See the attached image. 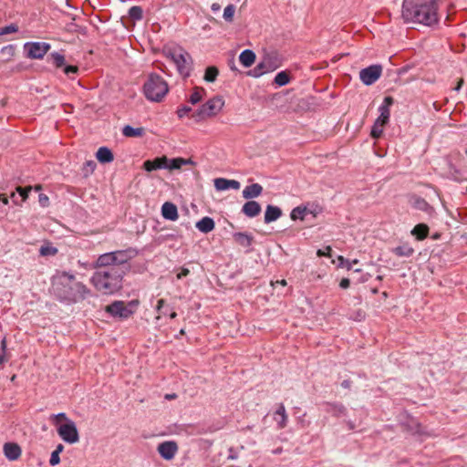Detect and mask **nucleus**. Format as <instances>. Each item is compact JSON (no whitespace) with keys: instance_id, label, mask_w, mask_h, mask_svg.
I'll return each instance as SVG.
<instances>
[{"instance_id":"f257e3e1","label":"nucleus","mask_w":467,"mask_h":467,"mask_svg":"<svg viewBox=\"0 0 467 467\" xmlns=\"http://www.w3.org/2000/svg\"><path fill=\"white\" fill-rule=\"evenodd\" d=\"M51 291L60 301L66 304H75L91 295V290L83 283L77 282L73 274L57 272L51 279Z\"/></svg>"},{"instance_id":"f03ea898","label":"nucleus","mask_w":467,"mask_h":467,"mask_svg":"<svg viewBox=\"0 0 467 467\" xmlns=\"http://www.w3.org/2000/svg\"><path fill=\"white\" fill-rule=\"evenodd\" d=\"M440 0H403L401 16L406 23L431 26L439 22Z\"/></svg>"},{"instance_id":"7ed1b4c3","label":"nucleus","mask_w":467,"mask_h":467,"mask_svg":"<svg viewBox=\"0 0 467 467\" xmlns=\"http://www.w3.org/2000/svg\"><path fill=\"white\" fill-rule=\"evenodd\" d=\"M124 271L120 267H109L97 270L90 278L94 287L104 295H111L122 286Z\"/></svg>"},{"instance_id":"20e7f679","label":"nucleus","mask_w":467,"mask_h":467,"mask_svg":"<svg viewBox=\"0 0 467 467\" xmlns=\"http://www.w3.org/2000/svg\"><path fill=\"white\" fill-rule=\"evenodd\" d=\"M168 91L167 82L157 74H150L143 85L144 95L150 101H161Z\"/></svg>"},{"instance_id":"39448f33","label":"nucleus","mask_w":467,"mask_h":467,"mask_svg":"<svg viewBox=\"0 0 467 467\" xmlns=\"http://www.w3.org/2000/svg\"><path fill=\"white\" fill-rule=\"evenodd\" d=\"M282 66V59L276 52H270L264 56L262 60L248 72L253 78H260L264 74L270 73Z\"/></svg>"},{"instance_id":"423d86ee","label":"nucleus","mask_w":467,"mask_h":467,"mask_svg":"<svg viewBox=\"0 0 467 467\" xmlns=\"http://www.w3.org/2000/svg\"><path fill=\"white\" fill-rule=\"evenodd\" d=\"M139 306L140 301L138 299H133L127 303L123 301H114L106 306V312L113 317L128 319L137 311Z\"/></svg>"},{"instance_id":"0eeeda50","label":"nucleus","mask_w":467,"mask_h":467,"mask_svg":"<svg viewBox=\"0 0 467 467\" xmlns=\"http://www.w3.org/2000/svg\"><path fill=\"white\" fill-rule=\"evenodd\" d=\"M224 106V100L220 96H215L209 100H207L204 104L198 109L192 117L196 121L204 120L209 118L215 117Z\"/></svg>"},{"instance_id":"6e6552de","label":"nucleus","mask_w":467,"mask_h":467,"mask_svg":"<svg viewBox=\"0 0 467 467\" xmlns=\"http://www.w3.org/2000/svg\"><path fill=\"white\" fill-rule=\"evenodd\" d=\"M167 57L176 65L179 73L184 78L189 77L191 71V57L182 48L169 50Z\"/></svg>"},{"instance_id":"1a4fd4ad","label":"nucleus","mask_w":467,"mask_h":467,"mask_svg":"<svg viewBox=\"0 0 467 467\" xmlns=\"http://www.w3.org/2000/svg\"><path fill=\"white\" fill-rule=\"evenodd\" d=\"M57 434L67 443L74 444L79 441V434L76 423L72 420L60 424L57 428Z\"/></svg>"},{"instance_id":"9d476101","label":"nucleus","mask_w":467,"mask_h":467,"mask_svg":"<svg viewBox=\"0 0 467 467\" xmlns=\"http://www.w3.org/2000/svg\"><path fill=\"white\" fill-rule=\"evenodd\" d=\"M26 57L32 59H41L50 49V45L46 42H27L24 45Z\"/></svg>"},{"instance_id":"9b49d317","label":"nucleus","mask_w":467,"mask_h":467,"mask_svg":"<svg viewBox=\"0 0 467 467\" xmlns=\"http://www.w3.org/2000/svg\"><path fill=\"white\" fill-rule=\"evenodd\" d=\"M382 74V67L380 65H371L359 71V78L361 82L367 86L374 84Z\"/></svg>"},{"instance_id":"f8f14e48","label":"nucleus","mask_w":467,"mask_h":467,"mask_svg":"<svg viewBox=\"0 0 467 467\" xmlns=\"http://www.w3.org/2000/svg\"><path fill=\"white\" fill-rule=\"evenodd\" d=\"M31 187H17V192H11L9 197H7L5 193H2V204H7L9 201H11L16 205H21L27 199L28 192L31 191Z\"/></svg>"},{"instance_id":"ddd939ff","label":"nucleus","mask_w":467,"mask_h":467,"mask_svg":"<svg viewBox=\"0 0 467 467\" xmlns=\"http://www.w3.org/2000/svg\"><path fill=\"white\" fill-rule=\"evenodd\" d=\"M157 451L163 459L170 461L177 453L178 445L173 441H163L158 445Z\"/></svg>"},{"instance_id":"4468645a","label":"nucleus","mask_w":467,"mask_h":467,"mask_svg":"<svg viewBox=\"0 0 467 467\" xmlns=\"http://www.w3.org/2000/svg\"><path fill=\"white\" fill-rule=\"evenodd\" d=\"M394 99L390 96L384 98L382 104L379 107V116L375 120L382 125H386L389 122L390 116V107L393 104Z\"/></svg>"},{"instance_id":"2eb2a0df","label":"nucleus","mask_w":467,"mask_h":467,"mask_svg":"<svg viewBox=\"0 0 467 467\" xmlns=\"http://www.w3.org/2000/svg\"><path fill=\"white\" fill-rule=\"evenodd\" d=\"M5 458L11 462L17 461L22 455V449L16 442H5L3 445Z\"/></svg>"},{"instance_id":"dca6fc26","label":"nucleus","mask_w":467,"mask_h":467,"mask_svg":"<svg viewBox=\"0 0 467 467\" xmlns=\"http://www.w3.org/2000/svg\"><path fill=\"white\" fill-rule=\"evenodd\" d=\"M273 419L275 421L276 428L278 430L285 429L287 426L288 415L283 403L278 404L273 414Z\"/></svg>"},{"instance_id":"f3484780","label":"nucleus","mask_w":467,"mask_h":467,"mask_svg":"<svg viewBox=\"0 0 467 467\" xmlns=\"http://www.w3.org/2000/svg\"><path fill=\"white\" fill-rule=\"evenodd\" d=\"M214 188L219 191H226L229 189L239 190L241 184L238 181L229 180L225 178H216L213 181Z\"/></svg>"},{"instance_id":"a211bd4d","label":"nucleus","mask_w":467,"mask_h":467,"mask_svg":"<svg viewBox=\"0 0 467 467\" xmlns=\"http://www.w3.org/2000/svg\"><path fill=\"white\" fill-rule=\"evenodd\" d=\"M115 264L118 267L126 264L131 258L136 255V252L133 249L118 250L112 252Z\"/></svg>"},{"instance_id":"6ab92c4d","label":"nucleus","mask_w":467,"mask_h":467,"mask_svg":"<svg viewBox=\"0 0 467 467\" xmlns=\"http://www.w3.org/2000/svg\"><path fill=\"white\" fill-rule=\"evenodd\" d=\"M169 159L166 156L155 158L154 160H148L144 161L143 168L147 171H152L158 169H166Z\"/></svg>"},{"instance_id":"aec40b11","label":"nucleus","mask_w":467,"mask_h":467,"mask_svg":"<svg viewBox=\"0 0 467 467\" xmlns=\"http://www.w3.org/2000/svg\"><path fill=\"white\" fill-rule=\"evenodd\" d=\"M93 268H109V267H118L115 264L113 254L110 253H105L103 254H100L99 258L97 259L96 263L92 266Z\"/></svg>"},{"instance_id":"412c9836","label":"nucleus","mask_w":467,"mask_h":467,"mask_svg":"<svg viewBox=\"0 0 467 467\" xmlns=\"http://www.w3.org/2000/svg\"><path fill=\"white\" fill-rule=\"evenodd\" d=\"M161 215L170 221H176L179 217L177 206L170 202H166L161 206Z\"/></svg>"},{"instance_id":"4be33fe9","label":"nucleus","mask_w":467,"mask_h":467,"mask_svg":"<svg viewBox=\"0 0 467 467\" xmlns=\"http://www.w3.org/2000/svg\"><path fill=\"white\" fill-rule=\"evenodd\" d=\"M261 205L255 201H248L242 207V213L247 217L253 218L261 213Z\"/></svg>"},{"instance_id":"5701e85b","label":"nucleus","mask_w":467,"mask_h":467,"mask_svg":"<svg viewBox=\"0 0 467 467\" xmlns=\"http://www.w3.org/2000/svg\"><path fill=\"white\" fill-rule=\"evenodd\" d=\"M263 192V187L259 183H253L250 185H247L243 190V197L247 200H251L254 198L258 197Z\"/></svg>"},{"instance_id":"b1692460","label":"nucleus","mask_w":467,"mask_h":467,"mask_svg":"<svg viewBox=\"0 0 467 467\" xmlns=\"http://www.w3.org/2000/svg\"><path fill=\"white\" fill-rule=\"evenodd\" d=\"M282 215V211L279 207L274 205H267L265 213V223H270L276 221Z\"/></svg>"},{"instance_id":"393cba45","label":"nucleus","mask_w":467,"mask_h":467,"mask_svg":"<svg viewBox=\"0 0 467 467\" xmlns=\"http://www.w3.org/2000/svg\"><path fill=\"white\" fill-rule=\"evenodd\" d=\"M326 411L329 414H331L334 417H341L346 415L347 409L345 406L341 403H331L327 402L326 403Z\"/></svg>"},{"instance_id":"a878e982","label":"nucleus","mask_w":467,"mask_h":467,"mask_svg":"<svg viewBox=\"0 0 467 467\" xmlns=\"http://www.w3.org/2000/svg\"><path fill=\"white\" fill-rule=\"evenodd\" d=\"M195 226L200 232L208 234L214 229L215 223L213 218L205 216L198 221Z\"/></svg>"},{"instance_id":"bb28decb","label":"nucleus","mask_w":467,"mask_h":467,"mask_svg":"<svg viewBox=\"0 0 467 467\" xmlns=\"http://www.w3.org/2000/svg\"><path fill=\"white\" fill-rule=\"evenodd\" d=\"M234 241L243 247H249L252 245L254 237L247 233H234L233 235Z\"/></svg>"},{"instance_id":"cd10ccee","label":"nucleus","mask_w":467,"mask_h":467,"mask_svg":"<svg viewBox=\"0 0 467 467\" xmlns=\"http://www.w3.org/2000/svg\"><path fill=\"white\" fill-rule=\"evenodd\" d=\"M255 58V53L250 49L244 50L239 56V61L244 67H251L254 63Z\"/></svg>"},{"instance_id":"c85d7f7f","label":"nucleus","mask_w":467,"mask_h":467,"mask_svg":"<svg viewBox=\"0 0 467 467\" xmlns=\"http://www.w3.org/2000/svg\"><path fill=\"white\" fill-rule=\"evenodd\" d=\"M96 157L100 163H109L114 160L113 153L108 147L99 148Z\"/></svg>"},{"instance_id":"c756f323","label":"nucleus","mask_w":467,"mask_h":467,"mask_svg":"<svg viewBox=\"0 0 467 467\" xmlns=\"http://www.w3.org/2000/svg\"><path fill=\"white\" fill-rule=\"evenodd\" d=\"M392 253L399 257H410L414 254V248L409 244H402L394 247Z\"/></svg>"},{"instance_id":"7c9ffc66","label":"nucleus","mask_w":467,"mask_h":467,"mask_svg":"<svg viewBox=\"0 0 467 467\" xmlns=\"http://www.w3.org/2000/svg\"><path fill=\"white\" fill-rule=\"evenodd\" d=\"M187 164H194V162L192 161V159L174 158V159L169 160L166 169L178 170V169H181L183 165H187Z\"/></svg>"},{"instance_id":"2f4dec72","label":"nucleus","mask_w":467,"mask_h":467,"mask_svg":"<svg viewBox=\"0 0 467 467\" xmlns=\"http://www.w3.org/2000/svg\"><path fill=\"white\" fill-rule=\"evenodd\" d=\"M205 94H206V90L203 88L195 87L192 89V92L191 93V95L188 99V101L191 104L195 105L202 99V98Z\"/></svg>"},{"instance_id":"473e14b6","label":"nucleus","mask_w":467,"mask_h":467,"mask_svg":"<svg viewBox=\"0 0 467 467\" xmlns=\"http://www.w3.org/2000/svg\"><path fill=\"white\" fill-rule=\"evenodd\" d=\"M122 134L125 137H128V138L141 137L144 134V129L141 128V127H140V128H133V127H131L130 125H126L122 129Z\"/></svg>"},{"instance_id":"72a5a7b5","label":"nucleus","mask_w":467,"mask_h":467,"mask_svg":"<svg viewBox=\"0 0 467 467\" xmlns=\"http://www.w3.org/2000/svg\"><path fill=\"white\" fill-rule=\"evenodd\" d=\"M429 227L424 223L417 224L411 231V234L418 240H423L428 236Z\"/></svg>"},{"instance_id":"f704fd0d","label":"nucleus","mask_w":467,"mask_h":467,"mask_svg":"<svg viewBox=\"0 0 467 467\" xmlns=\"http://www.w3.org/2000/svg\"><path fill=\"white\" fill-rule=\"evenodd\" d=\"M48 60L51 61V63L57 67H62L65 66V56L58 53V52H53L49 54Z\"/></svg>"},{"instance_id":"c9c22d12","label":"nucleus","mask_w":467,"mask_h":467,"mask_svg":"<svg viewBox=\"0 0 467 467\" xmlns=\"http://www.w3.org/2000/svg\"><path fill=\"white\" fill-rule=\"evenodd\" d=\"M290 82V77L285 71L277 73L275 77L274 83L278 87H283Z\"/></svg>"},{"instance_id":"e433bc0d","label":"nucleus","mask_w":467,"mask_h":467,"mask_svg":"<svg viewBox=\"0 0 467 467\" xmlns=\"http://www.w3.org/2000/svg\"><path fill=\"white\" fill-rule=\"evenodd\" d=\"M16 54V46L15 45H7L2 47V61L10 60Z\"/></svg>"},{"instance_id":"4c0bfd02","label":"nucleus","mask_w":467,"mask_h":467,"mask_svg":"<svg viewBox=\"0 0 467 467\" xmlns=\"http://www.w3.org/2000/svg\"><path fill=\"white\" fill-rule=\"evenodd\" d=\"M219 74V70L216 67H208L204 73V80L207 82H213L215 81L217 76Z\"/></svg>"},{"instance_id":"58836bf2","label":"nucleus","mask_w":467,"mask_h":467,"mask_svg":"<svg viewBox=\"0 0 467 467\" xmlns=\"http://www.w3.org/2000/svg\"><path fill=\"white\" fill-rule=\"evenodd\" d=\"M306 213V208L297 206L292 210V212L290 213V217L294 221H296L297 219L304 220Z\"/></svg>"},{"instance_id":"ea45409f","label":"nucleus","mask_w":467,"mask_h":467,"mask_svg":"<svg viewBox=\"0 0 467 467\" xmlns=\"http://www.w3.org/2000/svg\"><path fill=\"white\" fill-rule=\"evenodd\" d=\"M129 16L133 20H140L142 19L143 10L139 5H133L129 10Z\"/></svg>"},{"instance_id":"a19ab883","label":"nucleus","mask_w":467,"mask_h":467,"mask_svg":"<svg viewBox=\"0 0 467 467\" xmlns=\"http://www.w3.org/2000/svg\"><path fill=\"white\" fill-rule=\"evenodd\" d=\"M67 420H69V419L67 417L66 413H64V412H61L58 414H53L50 417V420H51L52 424L55 425L57 428H58V426L60 424H63L62 421L67 422Z\"/></svg>"},{"instance_id":"79ce46f5","label":"nucleus","mask_w":467,"mask_h":467,"mask_svg":"<svg viewBox=\"0 0 467 467\" xmlns=\"http://www.w3.org/2000/svg\"><path fill=\"white\" fill-rule=\"evenodd\" d=\"M39 254L42 256L56 255L57 254V249L49 244L42 245L39 249Z\"/></svg>"},{"instance_id":"37998d69","label":"nucleus","mask_w":467,"mask_h":467,"mask_svg":"<svg viewBox=\"0 0 467 467\" xmlns=\"http://www.w3.org/2000/svg\"><path fill=\"white\" fill-rule=\"evenodd\" d=\"M383 129L384 125L375 121L370 132L371 137L374 139H379L383 133Z\"/></svg>"},{"instance_id":"c03bdc74","label":"nucleus","mask_w":467,"mask_h":467,"mask_svg":"<svg viewBox=\"0 0 467 467\" xmlns=\"http://www.w3.org/2000/svg\"><path fill=\"white\" fill-rule=\"evenodd\" d=\"M235 12L234 5H228L223 10V18L225 21L232 22Z\"/></svg>"},{"instance_id":"a18cd8bd","label":"nucleus","mask_w":467,"mask_h":467,"mask_svg":"<svg viewBox=\"0 0 467 467\" xmlns=\"http://www.w3.org/2000/svg\"><path fill=\"white\" fill-rule=\"evenodd\" d=\"M18 31V26L16 24H11L9 26L2 27V36L8 35L11 33H16Z\"/></svg>"},{"instance_id":"49530a36","label":"nucleus","mask_w":467,"mask_h":467,"mask_svg":"<svg viewBox=\"0 0 467 467\" xmlns=\"http://www.w3.org/2000/svg\"><path fill=\"white\" fill-rule=\"evenodd\" d=\"M337 260L339 262V267H345L348 270L352 268V263L349 260L345 259L342 255H338Z\"/></svg>"},{"instance_id":"de8ad7c7","label":"nucleus","mask_w":467,"mask_h":467,"mask_svg":"<svg viewBox=\"0 0 467 467\" xmlns=\"http://www.w3.org/2000/svg\"><path fill=\"white\" fill-rule=\"evenodd\" d=\"M165 300L164 299H159L157 303L156 309L160 313V315L156 317L157 319H160L161 315L166 316L168 314V311H162V308L164 307Z\"/></svg>"},{"instance_id":"09e8293b","label":"nucleus","mask_w":467,"mask_h":467,"mask_svg":"<svg viewBox=\"0 0 467 467\" xmlns=\"http://www.w3.org/2000/svg\"><path fill=\"white\" fill-rule=\"evenodd\" d=\"M64 73L70 77L71 75H75L78 72V67L77 66H64Z\"/></svg>"},{"instance_id":"8fccbe9b","label":"nucleus","mask_w":467,"mask_h":467,"mask_svg":"<svg viewBox=\"0 0 467 467\" xmlns=\"http://www.w3.org/2000/svg\"><path fill=\"white\" fill-rule=\"evenodd\" d=\"M331 251H332L331 247L327 246L324 249H318L317 252V254L319 257H322V256L331 257Z\"/></svg>"},{"instance_id":"3c124183","label":"nucleus","mask_w":467,"mask_h":467,"mask_svg":"<svg viewBox=\"0 0 467 467\" xmlns=\"http://www.w3.org/2000/svg\"><path fill=\"white\" fill-rule=\"evenodd\" d=\"M191 110H192V109L190 107L182 106V108L178 109V110H177L178 117L180 119H182L184 116H186Z\"/></svg>"},{"instance_id":"603ef678","label":"nucleus","mask_w":467,"mask_h":467,"mask_svg":"<svg viewBox=\"0 0 467 467\" xmlns=\"http://www.w3.org/2000/svg\"><path fill=\"white\" fill-rule=\"evenodd\" d=\"M60 462L59 454L53 451L50 456L49 463L51 466L57 465Z\"/></svg>"},{"instance_id":"864d4df0","label":"nucleus","mask_w":467,"mask_h":467,"mask_svg":"<svg viewBox=\"0 0 467 467\" xmlns=\"http://www.w3.org/2000/svg\"><path fill=\"white\" fill-rule=\"evenodd\" d=\"M38 202L41 206L47 207L49 203V198L46 194L41 193L38 196Z\"/></svg>"},{"instance_id":"5fc2aeb1","label":"nucleus","mask_w":467,"mask_h":467,"mask_svg":"<svg viewBox=\"0 0 467 467\" xmlns=\"http://www.w3.org/2000/svg\"><path fill=\"white\" fill-rule=\"evenodd\" d=\"M190 274V270L185 267H182L180 272L177 274V278L182 279Z\"/></svg>"},{"instance_id":"6e6d98bb","label":"nucleus","mask_w":467,"mask_h":467,"mask_svg":"<svg viewBox=\"0 0 467 467\" xmlns=\"http://www.w3.org/2000/svg\"><path fill=\"white\" fill-rule=\"evenodd\" d=\"M350 285V281L348 278H342L340 283H339V286L343 289H347L348 288Z\"/></svg>"},{"instance_id":"4d7b16f0","label":"nucleus","mask_w":467,"mask_h":467,"mask_svg":"<svg viewBox=\"0 0 467 467\" xmlns=\"http://www.w3.org/2000/svg\"><path fill=\"white\" fill-rule=\"evenodd\" d=\"M417 202L418 207L420 209H424L428 205V203L423 199L419 200Z\"/></svg>"},{"instance_id":"13d9d810","label":"nucleus","mask_w":467,"mask_h":467,"mask_svg":"<svg viewBox=\"0 0 467 467\" xmlns=\"http://www.w3.org/2000/svg\"><path fill=\"white\" fill-rule=\"evenodd\" d=\"M341 386L344 388V389H349L350 386H351V381L348 380V379H346V380H343L342 383H341Z\"/></svg>"},{"instance_id":"bf43d9fd","label":"nucleus","mask_w":467,"mask_h":467,"mask_svg":"<svg viewBox=\"0 0 467 467\" xmlns=\"http://www.w3.org/2000/svg\"><path fill=\"white\" fill-rule=\"evenodd\" d=\"M463 83H464V80H463L462 78H461V79L458 81V84L456 85V87L454 88V89H455L456 91H459V90L462 88V87Z\"/></svg>"},{"instance_id":"052dcab7","label":"nucleus","mask_w":467,"mask_h":467,"mask_svg":"<svg viewBox=\"0 0 467 467\" xmlns=\"http://www.w3.org/2000/svg\"><path fill=\"white\" fill-rule=\"evenodd\" d=\"M86 165L88 166V168H90L91 171H93L96 167L95 162L92 161H87Z\"/></svg>"},{"instance_id":"680f3d73","label":"nucleus","mask_w":467,"mask_h":467,"mask_svg":"<svg viewBox=\"0 0 467 467\" xmlns=\"http://www.w3.org/2000/svg\"><path fill=\"white\" fill-rule=\"evenodd\" d=\"M63 450H64V446L62 444H58L54 451L60 454L63 451Z\"/></svg>"},{"instance_id":"e2e57ef3","label":"nucleus","mask_w":467,"mask_h":467,"mask_svg":"<svg viewBox=\"0 0 467 467\" xmlns=\"http://www.w3.org/2000/svg\"><path fill=\"white\" fill-rule=\"evenodd\" d=\"M346 423H347V426H348V430H350V431L355 430L356 426H355V424L352 421L348 420Z\"/></svg>"},{"instance_id":"0e129e2a","label":"nucleus","mask_w":467,"mask_h":467,"mask_svg":"<svg viewBox=\"0 0 467 467\" xmlns=\"http://www.w3.org/2000/svg\"><path fill=\"white\" fill-rule=\"evenodd\" d=\"M176 398H177V395H176L175 393H172V394H166V395H165V399H166V400H174V399H176Z\"/></svg>"},{"instance_id":"69168bd1","label":"nucleus","mask_w":467,"mask_h":467,"mask_svg":"<svg viewBox=\"0 0 467 467\" xmlns=\"http://www.w3.org/2000/svg\"><path fill=\"white\" fill-rule=\"evenodd\" d=\"M369 277H370L369 274H365L362 275L360 282H362V283L367 282L369 279Z\"/></svg>"},{"instance_id":"338daca9","label":"nucleus","mask_w":467,"mask_h":467,"mask_svg":"<svg viewBox=\"0 0 467 467\" xmlns=\"http://www.w3.org/2000/svg\"><path fill=\"white\" fill-rule=\"evenodd\" d=\"M212 10L213 11H219L220 10V5L217 3H214L212 5Z\"/></svg>"},{"instance_id":"774afa93","label":"nucleus","mask_w":467,"mask_h":467,"mask_svg":"<svg viewBox=\"0 0 467 467\" xmlns=\"http://www.w3.org/2000/svg\"><path fill=\"white\" fill-rule=\"evenodd\" d=\"M276 284H280L281 285L285 286L286 285V281L285 279L277 280Z\"/></svg>"}]
</instances>
